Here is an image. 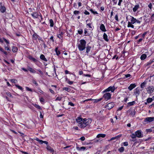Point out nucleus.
Here are the masks:
<instances>
[{
  "label": "nucleus",
  "mask_w": 154,
  "mask_h": 154,
  "mask_svg": "<svg viewBox=\"0 0 154 154\" xmlns=\"http://www.w3.org/2000/svg\"><path fill=\"white\" fill-rule=\"evenodd\" d=\"M103 38L104 39L106 42H108L109 39L107 38V35L105 33H104L103 35Z\"/></svg>",
  "instance_id": "obj_23"
},
{
  "label": "nucleus",
  "mask_w": 154,
  "mask_h": 154,
  "mask_svg": "<svg viewBox=\"0 0 154 154\" xmlns=\"http://www.w3.org/2000/svg\"><path fill=\"white\" fill-rule=\"evenodd\" d=\"M80 139L82 141H84L85 139V137H82L80 138Z\"/></svg>",
  "instance_id": "obj_53"
},
{
  "label": "nucleus",
  "mask_w": 154,
  "mask_h": 154,
  "mask_svg": "<svg viewBox=\"0 0 154 154\" xmlns=\"http://www.w3.org/2000/svg\"><path fill=\"white\" fill-rule=\"evenodd\" d=\"M83 75L85 76H87V77H91V75L89 74H83Z\"/></svg>",
  "instance_id": "obj_58"
},
{
  "label": "nucleus",
  "mask_w": 154,
  "mask_h": 154,
  "mask_svg": "<svg viewBox=\"0 0 154 154\" xmlns=\"http://www.w3.org/2000/svg\"><path fill=\"white\" fill-rule=\"evenodd\" d=\"M139 8L140 6L139 5H135L133 9V11L134 12H136Z\"/></svg>",
  "instance_id": "obj_19"
},
{
  "label": "nucleus",
  "mask_w": 154,
  "mask_h": 154,
  "mask_svg": "<svg viewBox=\"0 0 154 154\" xmlns=\"http://www.w3.org/2000/svg\"><path fill=\"white\" fill-rule=\"evenodd\" d=\"M33 105L36 108H38V109H41V107H40V106L39 105H37L36 104H35V103L33 104Z\"/></svg>",
  "instance_id": "obj_30"
},
{
  "label": "nucleus",
  "mask_w": 154,
  "mask_h": 154,
  "mask_svg": "<svg viewBox=\"0 0 154 154\" xmlns=\"http://www.w3.org/2000/svg\"><path fill=\"white\" fill-rule=\"evenodd\" d=\"M90 11L94 14H98L97 11H94L92 9H90Z\"/></svg>",
  "instance_id": "obj_39"
},
{
  "label": "nucleus",
  "mask_w": 154,
  "mask_h": 154,
  "mask_svg": "<svg viewBox=\"0 0 154 154\" xmlns=\"http://www.w3.org/2000/svg\"><path fill=\"white\" fill-rule=\"evenodd\" d=\"M28 58L30 60H32L34 62H36L38 61V60L37 59L33 58L31 56H29L28 57Z\"/></svg>",
  "instance_id": "obj_17"
},
{
  "label": "nucleus",
  "mask_w": 154,
  "mask_h": 154,
  "mask_svg": "<svg viewBox=\"0 0 154 154\" xmlns=\"http://www.w3.org/2000/svg\"><path fill=\"white\" fill-rule=\"evenodd\" d=\"M56 53L57 55H59L60 54V52L59 51H56Z\"/></svg>",
  "instance_id": "obj_60"
},
{
  "label": "nucleus",
  "mask_w": 154,
  "mask_h": 154,
  "mask_svg": "<svg viewBox=\"0 0 154 154\" xmlns=\"http://www.w3.org/2000/svg\"><path fill=\"white\" fill-rule=\"evenodd\" d=\"M63 89V90H65L68 92H69L70 91V88L67 87H64Z\"/></svg>",
  "instance_id": "obj_34"
},
{
  "label": "nucleus",
  "mask_w": 154,
  "mask_h": 154,
  "mask_svg": "<svg viewBox=\"0 0 154 154\" xmlns=\"http://www.w3.org/2000/svg\"><path fill=\"white\" fill-rule=\"evenodd\" d=\"M40 112V117L41 118H43V115H42L41 112Z\"/></svg>",
  "instance_id": "obj_56"
},
{
  "label": "nucleus",
  "mask_w": 154,
  "mask_h": 154,
  "mask_svg": "<svg viewBox=\"0 0 154 154\" xmlns=\"http://www.w3.org/2000/svg\"><path fill=\"white\" fill-rule=\"evenodd\" d=\"M123 145L124 146H127L128 145V142H125L123 143Z\"/></svg>",
  "instance_id": "obj_52"
},
{
  "label": "nucleus",
  "mask_w": 154,
  "mask_h": 154,
  "mask_svg": "<svg viewBox=\"0 0 154 154\" xmlns=\"http://www.w3.org/2000/svg\"><path fill=\"white\" fill-rule=\"evenodd\" d=\"M76 120L78 126L82 128H84L91 123L92 122V120L90 119H83L80 117H77Z\"/></svg>",
  "instance_id": "obj_1"
},
{
  "label": "nucleus",
  "mask_w": 154,
  "mask_h": 154,
  "mask_svg": "<svg viewBox=\"0 0 154 154\" xmlns=\"http://www.w3.org/2000/svg\"><path fill=\"white\" fill-rule=\"evenodd\" d=\"M5 93L8 96L11 97H13V96L8 91L6 92Z\"/></svg>",
  "instance_id": "obj_36"
},
{
  "label": "nucleus",
  "mask_w": 154,
  "mask_h": 154,
  "mask_svg": "<svg viewBox=\"0 0 154 154\" xmlns=\"http://www.w3.org/2000/svg\"><path fill=\"white\" fill-rule=\"evenodd\" d=\"M142 19V17H140L139 19V20H137L136 19V23H140L141 22V21L140 20H141Z\"/></svg>",
  "instance_id": "obj_43"
},
{
  "label": "nucleus",
  "mask_w": 154,
  "mask_h": 154,
  "mask_svg": "<svg viewBox=\"0 0 154 154\" xmlns=\"http://www.w3.org/2000/svg\"><path fill=\"white\" fill-rule=\"evenodd\" d=\"M80 43L78 45V48L80 51H82L85 48L86 42L84 39L81 40L80 41Z\"/></svg>",
  "instance_id": "obj_2"
},
{
  "label": "nucleus",
  "mask_w": 154,
  "mask_h": 154,
  "mask_svg": "<svg viewBox=\"0 0 154 154\" xmlns=\"http://www.w3.org/2000/svg\"><path fill=\"white\" fill-rule=\"evenodd\" d=\"M115 20H117V21L118 20V16L117 14L116 15L115 17Z\"/></svg>",
  "instance_id": "obj_54"
},
{
  "label": "nucleus",
  "mask_w": 154,
  "mask_h": 154,
  "mask_svg": "<svg viewBox=\"0 0 154 154\" xmlns=\"http://www.w3.org/2000/svg\"><path fill=\"white\" fill-rule=\"evenodd\" d=\"M146 55L145 54H143L141 55L140 58L141 60H143L146 58Z\"/></svg>",
  "instance_id": "obj_24"
},
{
  "label": "nucleus",
  "mask_w": 154,
  "mask_h": 154,
  "mask_svg": "<svg viewBox=\"0 0 154 154\" xmlns=\"http://www.w3.org/2000/svg\"><path fill=\"white\" fill-rule=\"evenodd\" d=\"M79 13V11H75L74 12V14L75 15L78 14Z\"/></svg>",
  "instance_id": "obj_48"
},
{
  "label": "nucleus",
  "mask_w": 154,
  "mask_h": 154,
  "mask_svg": "<svg viewBox=\"0 0 154 154\" xmlns=\"http://www.w3.org/2000/svg\"><path fill=\"white\" fill-rule=\"evenodd\" d=\"M131 76V75L130 74H127L126 75H125V76L126 78H128V77H130Z\"/></svg>",
  "instance_id": "obj_62"
},
{
  "label": "nucleus",
  "mask_w": 154,
  "mask_h": 154,
  "mask_svg": "<svg viewBox=\"0 0 154 154\" xmlns=\"http://www.w3.org/2000/svg\"><path fill=\"white\" fill-rule=\"evenodd\" d=\"M152 101V98H148L147 99L146 101L147 103H149L151 102Z\"/></svg>",
  "instance_id": "obj_31"
},
{
  "label": "nucleus",
  "mask_w": 154,
  "mask_h": 154,
  "mask_svg": "<svg viewBox=\"0 0 154 154\" xmlns=\"http://www.w3.org/2000/svg\"><path fill=\"white\" fill-rule=\"evenodd\" d=\"M119 151L121 152H122L124 150V148L123 147H121L118 149Z\"/></svg>",
  "instance_id": "obj_33"
},
{
  "label": "nucleus",
  "mask_w": 154,
  "mask_h": 154,
  "mask_svg": "<svg viewBox=\"0 0 154 154\" xmlns=\"http://www.w3.org/2000/svg\"><path fill=\"white\" fill-rule=\"evenodd\" d=\"M127 112H129L130 115L133 117L134 116L135 114V112L134 110H128Z\"/></svg>",
  "instance_id": "obj_13"
},
{
  "label": "nucleus",
  "mask_w": 154,
  "mask_h": 154,
  "mask_svg": "<svg viewBox=\"0 0 154 154\" xmlns=\"http://www.w3.org/2000/svg\"><path fill=\"white\" fill-rule=\"evenodd\" d=\"M114 106V104L113 102H111L108 103L106 105V107L108 109H110L113 108Z\"/></svg>",
  "instance_id": "obj_8"
},
{
  "label": "nucleus",
  "mask_w": 154,
  "mask_h": 154,
  "mask_svg": "<svg viewBox=\"0 0 154 154\" xmlns=\"http://www.w3.org/2000/svg\"><path fill=\"white\" fill-rule=\"evenodd\" d=\"M91 48V47L90 46H88L86 47V53L87 54L90 51Z\"/></svg>",
  "instance_id": "obj_27"
},
{
  "label": "nucleus",
  "mask_w": 154,
  "mask_h": 154,
  "mask_svg": "<svg viewBox=\"0 0 154 154\" xmlns=\"http://www.w3.org/2000/svg\"><path fill=\"white\" fill-rule=\"evenodd\" d=\"M32 83L34 84L36 86H38V85L37 82L34 80H32Z\"/></svg>",
  "instance_id": "obj_42"
},
{
  "label": "nucleus",
  "mask_w": 154,
  "mask_h": 154,
  "mask_svg": "<svg viewBox=\"0 0 154 154\" xmlns=\"http://www.w3.org/2000/svg\"><path fill=\"white\" fill-rule=\"evenodd\" d=\"M3 39H4V41L7 44H9V41L7 40L6 39H5V38H3Z\"/></svg>",
  "instance_id": "obj_47"
},
{
  "label": "nucleus",
  "mask_w": 154,
  "mask_h": 154,
  "mask_svg": "<svg viewBox=\"0 0 154 154\" xmlns=\"http://www.w3.org/2000/svg\"><path fill=\"white\" fill-rule=\"evenodd\" d=\"M152 61H150V60L149 62H148L146 64V66H148L149 65H150L152 63Z\"/></svg>",
  "instance_id": "obj_40"
},
{
  "label": "nucleus",
  "mask_w": 154,
  "mask_h": 154,
  "mask_svg": "<svg viewBox=\"0 0 154 154\" xmlns=\"http://www.w3.org/2000/svg\"><path fill=\"white\" fill-rule=\"evenodd\" d=\"M50 26L51 27H53L54 26V22L53 20L51 19L50 20Z\"/></svg>",
  "instance_id": "obj_32"
},
{
  "label": "nucleus",
  "mask_w": 154,
  "mask_h": 154,
  "mask_svg": "<svg viewBox=\"0 0 154 154\" xmlns=\"http://www.w3.org/2000/svg\"><path fill=\"white\" fill-rule=\"evenodd\" d=\"M146 82L144 81V82L141 83L140 85V87L142 88H144L146 86Z\"/></svg>",
  "instance_id": "obj_22"
},
{
  "label": "nucleus",
  "mask_w": 154,
  "mask_h": 154,
  "mask_svg": "<svg viewBox=\"0 0 154 154\" xmlns=\"http://www.w3.org/2000/svg\"><path fill=\"white\" fill-rule=\"evenodd\" d=\"M87 26H88L90 28H92V27L91 26V24L90 23H88L87 24Z\"/></svg>",
  "instance_id": "obj_63"
},
{
  "label": "nucleus",
  "mask_w": 154,
  "mask_h": 154,
  "mask_svg": "<svg viewBox=\"0 0 154 154\" xmlns=\"http://www.w3.org/2000/svg\"><path fill=\"white\" fill-rule=\"evenodd\" d=\"M146 90L148 93H152L154 91V88L153 86L149 87L146 88Z\"/></svg>",
  "instance_id": "obj_5"
},
{
  "label": "nucleus",
  "mask_w": 154,
  "mask_h": 154,
  "mask_svg": "<svg viewBox=\"0 0 154 154\" xmlns=\"http://www.w3.org/2000/svg\"><path fill=\"white\" fill-rule=\"evenodd\" d=\"M11 82L13 83H16L17 81L16 80L12 79L11 80Z\"/></svg>",
  "instance_id": "obj_45"
},
{
  "label": "nucleus",
  "mask_w": 154,
  "mask_h": 154,
  "mask_svg": "<svg viewBox=\"0 0 154 154\" xmlns=\"http://www.w3.org/2000/svg\"><path fill=\"white\" fill-rule=\"evenodd\" d=\"M134 94L136 95V97H137L140 94V91L139 89L136 88L134 90Z\"/></svg>",
  "instance_id": "obj_11"
},
{
  "label": "nucleus",
  "mask_w": 154,
  "mask_h": 154,
  "mask_svg": "<svg viewBox=\"0 0 154 154\" xmlns=\"http://www.w3.org/2000/svg\"><path fill=\"white\" fill-rule=\"evenodd\" d=\"M106 136V134H98L97 136V137L98 138H99L100 137H102V138H104Z\"/></svg>",
  "instance_id": "obj_18"
},
{
  "label": "nucleus",
  "mask_w": 154,
  "mask_h": 154,
  "mask_svg": "<svg viewBox=\"0 0 154 154\" xmlns=\"http://www.w3.org/2000/svg\"><path fill=\"white\" fill-rule=\"evenodd\" d=\"M130 20H131V22L130 23L133 24H134L136 23V19L134 18V17L131 16H130Z\"/></svg>",
  "instance_id": "obj_10"
},
{
  "label": "nucleus",
  "mask_w": 154,
  "mask_h": 154,
  "mask_svg": "<svg viewBox=\"0 0 154 154\" xmlns=\"http://www.w3.org/2000/svg\"><path fill=\"white\" fill-rule=\"evenodd\" d=\"M32 15L34 18H37L38 16H39V15L37 13L35 12H33L32 13Z\"/></svg>",
  "instance_id": "obj_15"
},
{
  "label": "nucleus",
  "mask_w": 154,
  "mask_h": 154,
  "mask_svg": "<svg viewBox=\"0 0 154 154\" xmlns=\"http://www.w3.org/2000/svg\"><path fill=\"white\" fill-rule=\"evenodd\" d=\"M133 24L131 23L130 22L128 21L127 26L128 27H131L132 28H134V26Z\"/></svg>",
  "instance_id": "obj_25"
},
{
  "label": "nucleus",
  "mask_w": 154,
  "mask_h": 154,
  "mask_svg": "<svg viewBox=\"0 0 154 154\" xmlns=\"http://www.w3.org/2000/svg\"><path fill=\"white\" fill-rule=\"evenodd\" d=\"M154 120V117H148L145 118L143 121L145 123L147 124L153 121Z\"/></svg>",
  "instance_id": "obj_3"
},
{
  "label": "nucleus",
  "mask_w": 154,
  "mask_h": 154,
  "mask_svg": "<svg viewBox=\"0 0 154 154\" xmlns=\"http://www.w3.org/2000/svg\"><path fill=\"white\" fill-rule=\"evenodd\" d=\"M40 58L42 60L45 61H47V59L45 58V56L43 54H41L40 56Z\"/></svg>",
  "instance_id": "obj_21"
},
{
  "label": "nucleus",
  "mask_w": 154,
  "mask_h": 154,
  "mask_svg": "<svg viewBox=\"0 0 154 154\" xmlns=\"http://www.w3.org/2000/svg\"><path fill=\"white\" fill-rule=\"evenodd\" d=\"M50 92L52 94H54V91L51 89H49Z\"/></svg>",
  "instance_id": "obj_57"
},
{
  "label": "nucleus",
  "mask_w": 154,
  "mask_h": 154,
  "mask_svg": "<svg viewBox=\"0 0 154 154\" xmlns=\"http://www.w3.org/2000/svg\"><path fill=\"white\" fill-rule=\"evenodd\" d=\"M15 86L17 88H18L19 89H20L21 91H22L23 90V88L21 86H20L19 85H16Z\"/></svg>",
  "instance_id": "obj_38"
},
{
  "label": "nucleus",
  "mask_w": 154,
  "mask_h": 154,
  "mask_svg": "<svg viewBox=\"0 0 154 154\" xmlns=\"http://www.w3.org/2000/svg\"><path fill=\"white\" fill-rule=\"evenodd\" d=\"M26 88L27 90L28 91H32V89L29 88V87H26Z\"/></svg>",
  "instance_id": "obj_59"
},
{
  "label": "nucleus",
  "mask_w": 154,
  "mask_h": 154,
  "mask_svg": "<svg viewBox=\"0 0 154 154\" xmlns=\"http://www.w3.org/2000/svg\"><path fill=\"white\" fill-rule=\"evenodd\" d=\"M33 39L34 40H36L38 38V35L36 33H35L33 35Z\"/></svg>",
  "instance_id": "obj_29"
},
{
  "label": "nucleus",
  "mask_w": 154,
  "mask_h": 154,
  "mask_svg": "<svg viewBox=\"0 0 154 154\" xmlns=\"http://www.w3.org/2000/svg\"><path fill=\"white\" fill-rule=\"evenodd\" d=\"M136 134V135L137 137L138 138H141L143 137V135L142 134L141 131L139 130H137L135 132Z\"/></svg>",
  "instance_id": "obj_6"
},
{
  "label": "nucleus",
  "mask_w": 154,
  "mask_h": 154,
  "mask_svg": "<svg viewBox=\"0 0 154 154\" xmlns=\"http://www.w3.org/2000/svg\"><path fill=\"white\" fill-rule=\"evenodd\" d=\"M40 100L41 102H43L44 101V100L43 98H41L40 99Z\"/></svg>",
  "instance_id": "obj_64"
},
{
  "label": "nucleus",
  "mask_w": 154,
  "mask_h": 154,
  "mask_svg": "<svg viewBox=\"0 0 154 154\" xmlns=\"http://www.w3.org/2000/svg\"><path fill=\"white\" fill-rule=\"evenodd\" d=\"M68 105L72 106H74V104L71 102H69L68 103Z\"/></svg>",
  "instance_id": "obj_44"
},
{
  "label": "nucleus",
  "mask_w": 154,
  "mask_h": 154,
  "mask_svg": "<svg viewBox=\"0 0 154 154\" xmlns=\"http://www.w3.org/2000/svg\"><path fill=\"white\" fill-rule=\"evenodd\" d=\"M17 50V48L16 47L14 46L13 47L12 51L13 52H16Z\"/></svg>",
  "instance_id": "obj_35"
},
{
  "label": "nucleus",
  "mask_w": 154,
  "mask_h": 154,
  "mask_svg": "<svg viewBox=\"0 0 154 154\" xmlns=\"http://www.w3.org/2000/svg\"><path fill=\"white\" fill-rule=\"evenodd\" d=\"M100 30L103 32H106V31L105 26L104 24H102L100 25Z\"/></svg>",
  "instance_id": "obj_14"
},
{
  "label": "nucleus",
  "mask_w": 154,
  "mask_h": 154,
  "mask_svg": "<svg viewBox=\"0 0 154 154\" xmlns=\"http://www.w3.org/2000/svg\"><path fill=\"white\" fill-rule=\"evenodd\" d=\"M57 36L59 38H61L62 37V36L61 35V34H57Z\"/></svg>",
  "instance_id": "obj_51"
},
{
  "label": "nucleus",
  "mask_w": 154,
  "mask_h": 154,
  "mask_svg": "<svg viewBox=\"0 0 154 154\" xmlns=\"http://www.w3.org/2000/svg\"><path fill=\"white\" fill-rule=\"evenodd\" d=\"M123 0H119V2L118 3V5L119 6L121 5V3L122 2Z\"/></svg>",
  "instance_id": "obj_49"
},
{
  "label": "nucleus",
  "mask_w": 154,
  "mask_h": 154,
  "mask_svg": "<svg viewBox=\"0 0 154 154\" xmlns=\"http://www.w3.org/2000/svg\"><path fill=\"white\" fill-rule=\"evenodd\" d=\"M46 148L48 150L50 151L51 152H53L54 151L53 149L48 145L47 146Z\"/></svg>",
  "instance_id": "obj_20"
},
{
  "label": "nucleus",
  "mask_w": 154,
  "mask_h": 154,
  "mask_svg": "<svg viewBox=\"0 0 154 154\" xmlns=\"http://www.w3.org/2000/svg\"><path fill=\"white\" fill-rule=\"evenodd\" d=\"M38 71L39 72L40 74L43 75V72L40 69H39L38 70Z\"/></svg>",
  "instance_id": "obj_50"
},
{
  "label": "nucleus",
  "mask_w": 154,
  "mask_h": 154,
  "mask_svg": "<svg viewBox=\"0 0 154 154\" xmlns=\"http://www.w3.org/2000/svg\"><path fill=\"white\" fill-rule=\"evenodd\" d=\"M62 97H57L56 100H59V101H60L61 100V99H62Z\"/></svg>",
  "instance_id": "obj_41"
},
{
  "label": "nucleus",
  "mask_w": 154,
  "mask_h": 154,
  "mask_svg": "<svg viewBox=\"0 0 154 154\" xmlns=\"http://www.w3.org/2000/svg\"><path fill=\"white\" fill-rule=\"evenodd\" d=\"M111 94L110 93H106L104 94L103 96V97L106 100H107L111 98Z\"/></svg>",
  "instance_id": "obj_4"
},
{
  "label": "nucleus",
  "mask_w": 154,
  "mask_h": 154,
  "mask_svg": "<svg viewBox=\"0 0 154 154\" xmlns=\"http://www.w3.org/2000/svg\"><path fill=\"white\" fill-rule=\"evenodd\" d=\"M54 37L53 36H51V37L50 38V39L53 42H54V40L53 39Z\"/></svg>",
  "instance_id": "obj_61"
},
{
  "label": "nucleus",
  "mask_w": 154,
  "mask_h": 154,
  "mask_svg": "<svg viewBox=\"0 0 154 154\" xmlns=\"http://www.w3.org/2000/svg\"><path fill=\"white\" fill-rule=\"evenodd\" d=\"M78 33L80 35H81L83 33V31L82 29H81L80 30H78Z\"/></svg>",
  "instance_id": "obj_46"
},
{
  "label": "nucleus",
  "mask_w": 154,
  "mask_h": 154,
  "mask_svg": "<svg viewBox=\"0 0 154 154\" xmlns=\"http://www.w3.org/2000/svg\"><path fill=\"white\" fill-rule=\"evenodd\" d=\"M0 11L2 13L5 12L6 11L5 7L4 6H3L2 5V3H0Z\"/></svg>",
  "instance_id": "obj_9"
},
{
  "label": "nucleus",
  "mask_w": 154,
  "mask_h": 154,
  "mask_svg": "<svg viewBox=\"0 0 154 154\" xmlns=\"http://www.w3.org/2000/svg\"><path fill=\"white\" fill-rule=\"evenodd\" d=\"M135 133V134L133 133L130 136L132 138H136L137 137Z\"/></svg>",
  "instance_id": "obj_37"
},
{
  "label": "nucleus",
  "mask_w": 154,
  "mask_h": 154,
  "mask_svg": "<svg viewBox=\"0 0 154 154\" xmlns=\"http://www.w3.org/2000/svg\"><path fill=\"white\" fill-rule=\"evenodd\" d=\"M115 88L114 86H110L103 91V92H106L111 91L112 92H113L115 91Z\"/></svg>",
  "instance_id": "obj_7"
},
{
  "label": "nucleus",
  "mask_w": 154,
  "mask_h": 154,
  "mask_svg": "<svg viewBox=\"0 0 154 154\" xmlns=\"http://www.w3.org/2000/svg\"><path fill=\"white\" fill-rule=\"evenodd\" d=\"M86 147L84 146H82L81 147H77L76 149L79 151H84L86 149Z\"/></svg>",
  "instance_id": "obj_16"
},
{
  "label": "nucleus",
  "mask_w": 154,
  "mask_h": 154,
  "mask_svg": "<svg viewBox=\"0 0 154 154\" xmlns=\"http://www.w3.org/2000/svg\"><path fill=\"white\" fill-rule=\"evenodd\" d=\"M28 69L31 72L33 73H35L36 72V71L34 69L30 67L28 68Z\"/></svg>",
  "instance_id": "obj_28"
},
{
  "label": "nucleus",
  "mask_w": 154,
  "mask_h": 154,
  "mask_svg": "<svg viewBox=\"0 0 154 154\" xmlns=\"http://www.w3.org/2000/svg\"><path fill=\"white\" fill-rule=\"evenodd\" d=\"M136 86V85L135 84H132L128 87V88L130 91H131Z\"/></svg>",
  "instance_id": "obj_12"
},
{
  "label": "nucleus",
  "mask_w": 154,
  "mask_h": 154,
  "mask_svg": "<svg viewBox=\"0 0 154 154\" xmlns=\"http://www.w3.org/2000/svg\"><path fill=\"white\" fill-rule=\"evenodd\" d=\"M84 13L86 15H88L89 14V13L86 10L85 11Z\"/></svg>",
  "instance_id": "obj_55"
},
{
  "label": "nucleus",
  "mask_w": 154,
  "mask_h": 154,
  "mask_svg": "<svg viewBox=\"0 0 154 154\" xmlns=\"http://www.w3.org/2000/svg\"><path fill=\"white\" fill-rule=\"evenodd\" d=\"M135 103V101L130 102L128 103V106L129 107L133 105Z\"/></svg>",
  "instance_id": "obj_26"
}]
</instances>
